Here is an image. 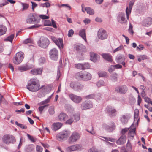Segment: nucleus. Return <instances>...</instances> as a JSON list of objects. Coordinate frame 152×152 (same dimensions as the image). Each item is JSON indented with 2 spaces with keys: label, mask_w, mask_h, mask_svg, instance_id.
<instances>
[{
  "label": "nucleus",
  "mask_w": 152,
  "mask_h": 152,
  "mask_svg": "<svg viewBox=\"0 0 152 152\" xmlns=\"http://www.w3.org/2000/svg\"><path fill=\"white\" fill-rule=\"evenodd\" d=\"M98 75L100 77H107V73L103 71H100L98 72Z\"/></svg>",
  "instance_id": "37"
},
{
  "label": "nucleus",
  "mask_w": 152,
  "mask_h": 152,
  "mask_svg": "<svg viewBox=\"0 0 152 152\" xmlns=\"http://www.w3.org/2000/svg\"><path fill=\"white\" fill-rule=\"evenodd\" d=\"M132 8H130L129 7H127L126 8V12L127 19H129V15L131 13Z\"/></svg>",
  "instance_id": "43"
},
{
  "label": "nucleus",
  "mask_w": 152,
  "mask_h": 152,
  "mask_svg": "<svg viewBox=\"0 0 152 152\" xmlns=\"http://www.w3.org/2000/svg\"><path fill=\"white\" fill-rule=\"evenodd\" d=\"M7 28L5 26L2 25H0V36L5 34Z\"/></svg>",
  "instance_id": "35"
},
{
  "label": "nucleus",
  "mask_w": 152,
  "mask_h": 152,
  "mask_svg": "<svg viewBox=\"0 0 152 152\" xmlns=\"http://www.w3.org/2000/svg\"><path fill=\"white\" fill-rule=\"evenodd\" d=\"M49 55L50 58L53 60H56L58 58V51L55 48H53L50 50Z\"/></svg>",
  "instance_id": "12"
},
{
  "label": "nucleus",
  "mask_w": 152,
  "mask_h": 152,
  "mask_svg": "<svg viewBox=\"0 0 152 152\" xmlns=\"http://www.w3.org/2000/svg\"><path fill=\"white\" fill-rule=\"evenodd\" d=\"M52 96V95H51L47 99L41 102L40 104L42 105H43L45 104L48 103L50 101V99Z\"/></svg>",
  "instance_id": "47"
},
{
  "label": "nucleus",
  "mask_w": 152,
  "mask_h": 152,
  "mask_svg": "<svg viewBox=\"0 0 152 152\" xmlns=\"http://www.w3.org/2000/svg\"><path fill=\"white\" fill-rule=\"evenodd\" d=\"M74 34V31L72 29H70L69 30V31H68V36L69 37H72V35H73Z\"/></svg>",
  "instance_id": "64"
},
{
  "label": "nucleus",
  "mask_w": 152,
  "mask_h": 152,
  "mask_svg": "<svg viewBox=\"0 0 152 152\" xmlns=\"http://www.w3.org/2000/svg\"><path fill=\"white\" fill-rule=\"evenodd\" d=\"M126 136L125 135H123L121 136L116 141V143L119 145L123 144L126 142Z\"/></svg>",
  "instance_id": "23"
},
{
  "label": "nucleus",
  "mask_w": 152,
  "mask_h": 152,
  "mask_svg": "<svg viewBox=\"0 0 152 152\" xmlns=\"http://www.w3.org/2000/svg\"><path fill=\"white\" fill-rule=\"evenodd\" d=\"M99 137H102L105 139L103 140V139H100L103 141L107 142V145H110L112 146H113L114 145H115V144L111 143L107 141H109L113 142H115L116 141V140L115 139L111 138L110 137H106L101 136H100Z\"/></svg>",
  "instance_id": "16"
},
{
  "label": "nucleus",
  "mask_w": 152,
  "mask_h": 152,
  "mask_svg": "<svg viewBox=\"0 0 152 152\" xmlns=\"http://www.w3.org/2000/svg\"><path fill=\"white\" fill-rule=\"evenodd\" d=\"M70 87L75 91H80L83 88V85L77 82H72L70 84Z\"/></svg>",
  "instance_id": "8"
},
{
  "label": "nucleus",
  "mask_w": 152,
  "mask_h": 152,
  "mask_svg": "<svg viewBox=\"0 0 152 152\" xmlns=\"http://www.w3.org/2000/svg\"><path fill=\"white\" fill-rule=\"evenodd\" d=\"M39 17L40 19L41 18L42 19H48L49 18V16L46 15H40Z\"/></svg>",
  "instance_id": "55"
},
{
  "label": "nucleus",
  "mask_w": 152,
  "mask_h": 152,
  "mask_svg": "<svg viewBox=\"0 0 152 152\" xmlns=\"http://www.w3.org/2000/svg\"><path fill=\"white\" fill-rule=\"evenodd\" d=\"M128 90L127 87L126 86H122L117 87L115 88V91L122 94H125Z\"/></svg>",
  "instance_id": "18"
},
{
  "label": "nucleus",
  "mask_w": 152,
  "mask_h": 152,
  "mask_svg": "<svg viewBox=\"0 0 152 152\" xmlns=\"http://www.w3.org/2000/svg\"><path fill=\"white\" fill-rule=\"evenodd\" d=\"M139 115H134V122L133 123L134 124V123L136 124V125H138V122L139 120V118H138Z\"/></svg>",
  "instance_id": "45"
},
{
  "label": "nucleus",
  "mask_w": 152,
  "mask_h": 152,
  "mask_svg": "<svg viewBox=\"0 0 152 152\" xmlns=\"http://www.w3.org/2000/svg\"><path fill=\"white\" fill-rule=\"evenodd\" d=\"M72 117L75 122H77L80 119V114L78 113L75 114Z\"/></svg>",
  "instance_id": "39"
},
{
  "label": "nucleus",
  "mask_w": 152,
  "mask_h": 152,
  "mask_svg": "<svg viewBox=\"0 0 152 152\" xmlns=\"http://www.w3.org/2000/svg\"><path fill=\"white\" fill-rule=\"evenodd\" d=\"M117 20L121 24L125 23L126 22L125 18V15L124 14L121 13L117 16Z\"/></svg>",
  "instance_id": "20"
},
{
  "label": "nucleus",
  "mask_w": 152,
  "mask_h": 152,
  "mask_svg": "<svg viewBox=\"0 0 152 152\" xmlns=\"http://www.w3.org/2000/svg\"><path fill=\"white\" fill-rule=\"evenodd\" d=\"M91 59L94 62H96L98 60V57L96 54L93 52H91L90 53Z\"/></svg>",
  "instance_id": "32"
},
{
  "label": "nucleus",
  "mask_w": 152,
  "mask_h": 152,
  "mask_svg": "<svg viewBox=\"0 0 152 152\" xmlns=\"http://www.w3.org/2000/svg\"><path fill=\"white\" fill-rule=\"evenodd\" d=\"M95 95V96L94 98L96 100H98L100 99L101 98V95L100 94L98 93L94 94Z\"/></svg>",
  "instance_id": "56"
},
{
  "label": "nucleus",
  "mask_w": 152,
  "mask_h": 152,
  "mask_svg": "<svg viewBox=\"0 0 152 152\" xmlns=\"http://www.w3.org/2000/svg\"><path fill=\"white\" fill-rule=\"evenodd\" d=\"M118 75L116 73H113L110 76V79L113 81H115L117 80Z\"/></svg>",
  "instance_id": "40"
},
{
  "label": "nucleus",
  "mask_w": 152,
  "mask_h": 152,
  "mask_svg": "<svg viewBox=\"0 0 152 152\" xmlns=\"http://www.w3.org/2000/svg\"><path fill=\"white\" fill-rule=\"evenodd\" d=\"M115 69L114 65H111L109 67L108 71L110 73H111L113 71H114Z\"/></svg>",
  "instance_id": "53"
},
{
  "label": "nucleus",
  "mask_w": 152,
  "mask_h": 152,
  "mask_svg": "<svg viewBox=\"0 0 152 152\" xmlns=\"http://www.w3.org/2000/svg\"><path fill=\"white\" fill-rule=\"evenodd\" d=\"M102 128L109 132L112 131L115 128V125L113 122H110L109 125L104 124L102 125Z\"/></svg>",
  "instance_id": "13"
},
{
  "label": "nucleus",
  "mask_w": 152,
  "mask_h": 152,
  "mask_svg": "<svg viewBox=\"0 0 152 152\" xmlns=\"http://www.w3.org/2000/svg\"><path fill=\"white\" fill-rule=\"evenodd\" d=\"M3 141L7 144L14 143L16 142L15 137L10 135H5L2 138Z\"/></svg>",
  "instance_id": "6"
},
{
  "label": "nucleus",
  "mask_w": 152,
  "mask_h": 152,
  "mask_svg": "<svg viewBox=\"0 0 152 152\" xmlns=\"http://www.w3.org/2000/svg\"><path fill=\"white\" fill-rule=\"evenodd\" d=\"M133 26L130 23L129 28V32L132 35L133 34L134 32L132 30Z\"/></svg>",
  "instance_id": "54"
},
{
  "label": "nucleus",
  "mask_w": 152,
  "mask_h": 152,
  "mask_svg": "<svg viewBox=\"0 0 152 152\" xmlns=\"http://www.w3.org/2000/svg\"><path fill=\"white\" fill-rule=\"evenodd\" d=\"M27 136L28 139L32 142H34L37 140V139L36 138L30 135L29 134H27Z\"/></svg>",
  "instance_id": "42"
},
{
  "label": "nucleus",
  "mask_w": 152,
  "mask_h": 152,
  "mask_svg": "<svg viewBox=\"0 0 152 152\" xmlns=\"http://www.w3.org/2000/svg\"><path fill=\"white\" fill-rule=\"evenodd\" d=\"M14 37V34H12L8 36L4 40L6 41H9L11 43H12Z\"/></svg>",
  "instance_id": "38"
},
{
  "label": "nucleus",
  "mask_w": 152,
  "mask_h": 152,
  "mask_svg": "<svg viewBox=\"0 0 152 152\" xmlns=\"http://www.w3.org/2000/svg\"><path fill=\"white\" fill-rule=\"evenodd\" d=\"M93 107L92 102L90 101H86L81 104V109L82 110L90 109Z\"/></svg>",
  "instance_id": "11"
},
{
  "label": "nucleus",
  "mask_w": 152,
  "mask_h": 152,
  "mask_svg": "<svg viewBox=\"0 0 152 152\" xmlns=\"http://www.w3.org/2000/svg\"><path fill=\"white\" fill-rule=\"evenodd\" d=\"M70 132L69 131H64L59 133L56 135V139L59 141L66 139L70 135Z\"/></svg>",
  "instance_id": "7"
},
{
  "label": "nucleus",
  "mask_w": 152,
  "mask_h": 152,
  "mask_svg": "<svg viewBox=\"0 0 152 152\" xmlns=\"http://www.w3.org/2000/svg\"><path fill=\"white\" fill-rule=\"evenodd\" d=\"M81 148V145L76 144L69 146L66 149V151L67 152L74 151L80 149Z\"/></svg>",
  "instance_id": "14"
},
{
  "label": "nucleus",
  "mask_w": 152,
  "mask_h": 152,
  "mask_svg": "<svg viewBox=\"0 0 152 152\" xmlns=\"http://www.w3.org/2000/svg\"><path fill=\"white\" fill-rule=\"evenodd\" d=\"M104 85V81L103 80H100L96 83V85L98 87H100L103 86Z\"/></svg>",
  "instance_id": "51"
},
{
  "label": "nucleus",
  "mask_w": 152,
  "mask_h": 152,
  "mask_svg": "<svg viewBox=\"0 0 152 152\" xmlns=\"http://www.w3.org/2000/svg\"><path fill=\"white\" fill-rule=\"evenodd\" d=\"M123 48V45H121L115 49L113 51V53H115L116 52L118 51L121 50Z\"/></svg>",
  "instance_id": "59"
},
{
  "label": "nucleus",
  "mask_w": 152,
  "mask_h": 152,
  "mask_svg": "<svg viewBox=\"0 0 152 152\" xmlns=\"http://www.w3.org/2000/svg\"><path fill=\"white\" fill-rule=\"evenodd\" d=\"M97 35L98 38L101 40L106 39L108 36L106 31L102 28L99 29Z\"/></svg>",
  "instance_id": "9"
},
{
  "label": "nucleus",
  "mask_w": 152,
  "mask_h": 152,
  "mask_svg": "<svg viewBox=\"0 0 152 152\" xmlns=\"http://www.w3.org/2000/svg\"><path fill=\"white\" fill-rule=\"evenodd\" d=\"M63 124L60 122L55 123L53 124L52 126V129L53 130L56 131L59 129L62 126Z\"/></svg>",
  "instance_id": "24"
},
{
  "label": "nucleus",
  "mask_w": 152,
  "mask_h": 152,
  "mask_svg": "<svg viewBox=\"0 0 152 152\" xmlns=\"http://www.w3.org/2000/svg\"><path fill=\"white\" fill-rule=\"evenodd\" d=\"M134 124L133 123L129 128H130L129 133L128 136L129 137H133L135 134V128L134 126Z\"/></svg>",
  "instance_id": "21"
},
{
  "label": "nucleus",
  "mask_w": 152,
  "mask_h": 152,
  "mask_svg": "<svg viewBox=\"0 0 152 152\" xmlns=\"http://www.w3.org/2000/svg\"><path fill=\"white\" fill-rule=\"evenodd\" d=\"M79 35L83 39H84L86 42H87L85 31L84 29H82L80 31Z\"/></svg>",
  "instance_id": "31"
},
{
  "label": "nucleus",
  "mask_w": 152,
  "mask_h": 152,
  "mask_svg": "<svg viewBox=\"0 0 152 152\" xmlns=\"http://www.w3.org/2000/svg\"><path fill=\"white\" fill-rule=\"evenodd\" d=\"M101 55L103 58L105 60L109 62L112 61V56L109 54L104 53L102 54Z\"/></svg>",
  "instance_id": "30"
},
{
  "label": "nucleus",
  "mask_w": 152,
  "mask_h": 152,
  "mask_svg": "<svg viewBox=\"0 0 152 152\" xmlns=\"http://www.w3.org/2000/svg\"><path fill=\"white\" fill-rule=\"evenodd\" d=\"M34 67L33 65H31L29 64H26L19 66L18 68V69L20 72H22L30 69Z\"/></svg>",
  "instance_id": "19"
},
{
  "label": "nucleus",
  "mask_w": 152,
  "mask_h": 152,
  "mask_svg": "<svg viewBox=\"0 0 152 152\" xmlns=\"http://www.w3.org/2000/svg\"><path fill=\"white\" fill-rule=\"evenodd\" d=\"M130 115L129 114L126 113L124 115H122L120 118V120L123 124H126L130 118Z\"/></svg>",
  "instance_id": "22"
},
{
  "label": "nucleus",
  "mask_w": 152,
  "mask_h": 152,
  "mask_svg": "<svg viewBox=\"0 0 152 152\" xmlns=\"http://www.w3.org/2000/svg\"><path fill=\"white\" fill-rule=\"evenodd\" d=\"M68 118V115L63 113H61L58 116V118L59 120L61 121H65Z\"/></svg>",
  "instance_id": "27"
},
{
  "label": "nucleus",
  "mask_w": 152,
  "mask_h": 152,
  "mask_svg": "<svg viewBox=\"0 0 152 152\" xmlns=\"http://www.w3.org/2000/svg\"><path fill=\"white\" fill-rule=\"evenodd\" d=\"M83 80H88L91 78V75L89 73L85 71L83 72Z\"/></svg>",
  "instance_id": "29"
},
{
  "label": "nucleus",
  "mask_w": 152,
  "mask_h": 152,
  "mask_svg": "<svg viewBox=\"0 0 152 152\" xmlns=\"http://www.w3.org/2000/svg\"><path fill=\"white\" fill-rule=\"evenodd\" d=\"M26 88L29 91L36 92L40 88L39 81L36 79H32L28 82Z\"/></svg>",
  "instance_id": "1"
},
{
  "label": "nucleus",
  "mask_w": 152,
  "mask_h": 152,
  "mask_svg": "<svg viewBox=\"0 0 152 152\" xmlns=\"http://www.w3.org/2000/svg\"><path fill=\"white\" fill-rule=\"evenodd\" d=\"M34 146L33 145H29L26 146L25 150L26 152H30L34 149Z\"/></svg>",
  "instance_id": "33"
},
{
  "label": "nucleus",
  "mask_w": 152,
  "mask_h": 152,
  "mask_svg": "<svg viewBox=\"0 0 152 152\" xmlns=\"http://www.w3.org/2000/svg\"><path fill=\"white\" fill-rule=\"evenodd\" d=\"M86 130L88 132L90 133L92 135H94V134H95L96 133V132H95V130H94V129L92 127L91 129L90 130L87 129Z\"/></svg>",
  "instance_id": "60"
},
{
  "label": "nucleus",
  "mask_w": 152,
  "mask_h": 152,
  "mask_svg": "<svg viewBox=\"0 0 152 152\" xmlns=\"http://www.w3.org/2000/svg\"><path fill=\"white\" fill-rule=\"evenodd\" d=\"M15 124L20 127L24 129H26L27 128V127L26 126L24 125L23 124H22L20 123H19L17 121H16L15 122Z\"/></svg>",
  "instance_id": "46"
},
{
  "label": "nucleus",
  "mask_w": 152,
  "mask_h": 152,
  "mask_svg": "<svg viewBox=\"0 0 152 152\" xmlns=\"http://www.w3.org/2000/svg\"><path fill=\"white\" fill-rule=\"evenodd\" d=\"M82 10L83 12H85L86 11L88 14H89L90 15H92L94 14V10L91 9L90 7H87L85 8H84L82 5Z\"/></svg>",
  "instance_id": "25"
},
{
  "label": "nucleus",
  "mask_w": 152,
  "mask_h": 152,
  "mask_svg": "<svg viewBox=\"0 0 152 152\" xmlns=\"http://www.w3.org/2000/svg\"><path fill=\"white\" fill-rule=\"evenodd\" d=\"M69 98L74 102L76 103H79L82 100V98L80 96L71 94L69 95Z\"/></svg>",
  "instance_id": "15"
},
{
  "label": "nucleus",
  "mask_w": 152,
  "mask_h": 152,
  "mask_svg": "<svg viewBox=\"0 0 152 152\" xmlns=\"http://www.w3.org/2000/svg\"><path fill=\"white\" fill-rule=\"evenodd\" d=\"M40 19L38 15L35 13H31L28 16L26 22L29 24H34L38 23L40 22Z\"/></svg>",
  "instance_id": "2"
},
{
  "label": "nucleus",
  "mask_w": 152,
  "mask_h": 152,
  "mask_svg": "<svg viewBox=\"0 0 152 152\" xmlns=\"http://www.w3.org/2000/svg\"><path fill=\"white\" fill-rule=\"evenodd\" d=\"M74 119L72 117L66 121V124H67L71 125Z\"/></svg>",
  "instance_id": "52"
},
{
  "label": "nucleus",
  "mask_w": 152,
  "mask_h": 152,
  "mask_svg": "<svg viewBox=\"0 0 152 152\" xmlns=\"http://www.w3.org/2000/svg\"><path fill=\"white\" fill-rule=\"evenodd\" d=\"M24 53L23 52H18L16 54L13 59V63L16 65H18L20 63L24 58Z\"/></svg>",
  "instance_id": "4"
},
{
  "label": "nucleus",
  "mask_w": 152,
  "mask_h": 152,
  "mask_svg": "<svg viewBox=\"0 0 152 152\" xmlns=\"http://www.w3.org/2000/svg\"><path fill=\"white\" fill-rule=\"evenodd\" d=\"M42 148L39 145H37L36 147L37 152H42Z\"/></svg>",
  "instance_id": "62"
},
{
  "label": "nucleus",
  "mask_w": 152,
  "mask_h": 152,
  "mask_svg": "<svg viewBox=\"0 0 152 152\" xmlns=\"http://www.w3.org/2000/svg\"><path fill=\"white\" fill-rule=\"evenodd\" d=\"M41 5L43 7H48L50 6V4L48 2H46L43 4H42Z\"/></svg>",
  "instance_id": "58"
},
{
  "label": "nucleus",
  "mask_w": 152,
  "mask_h": 152,
  "mask_svg": "<svg viewBox=\"0 0 152 152\" xmlns=\"http://www.w3.org/2000/svg\"><path fill=\"white\" fill-rule=\"evenodd\" d=\"M39 46L42 48H45L49 44V40L46 37H41L37 42Z\"/></svg>",
  "instance_id": "5"
},
{
  "label": "nucleus",
  "mask_w": 152,
  "mask_h": 152,
  "mask_svg": "<svg viewBox=\"0 0 152 152\" xmlns=\"http://www.w3.org/2000/svg\"><path fill=\"white\" fill-rule=\"evenodd\" d=\"M83 64L78 63L75 64V67L79 69H83Z\"/></svg>",
  "instance_id": "50"
},
{
  "label": "nucleus",
  "mask_w": 152,
  "mask_h": 152,
  "mask_svg": "<svg viewBox=\"0 0 152 152\" xmlns=\"http://www.w3.org/2000/svg\"><path fill=\"white\" fill-rule=\"evenodd\" d=\"M83 72H79L77 73L76 77L79 80H83Z\"/></svg>",
  "instance_id": "36"
},
{
  "label": "nucleus",
  "mask_w": 152,
  "mask_h": 152,
  "mask_svg": "<svg viewBox=\"0 0 152 152\" xmlns=\"http://www.w3.org/2000/svg\"><path fill=\"white\" fill-rule=\"evenodd\" d=\"M130 129V128H128L123 129L121 131V133L123 135H124V134L126 132L129 130Z\"/></svg>",
  "instance_id": "63"
},
{
  "label": "nucleus",
  "mask_w": 152,
  "mask_h": 152,
  "mask_svg": "<svg viewBox=\"0 0 152 152\" xmlns=\"http://www.w3.org/2000/svg\"><path fill=\"white\" fill-rule=\"evenodd\" d=\"M106 110L107 113L110 116H115L116 115V110L113 107L108 106L107 107Z\"/></svg>",
  "instance_id": "17"
},
{
  "label": "nucleus",
  "mask_w": 152,
  "mask_h": 152,
  "mask_svg": "<svg viewBox=\"0 0 152 152\" xmlns=\"http://www.w3.org/2000/svg\"><path fill=\"white\" fill-rule=\"evenodd\" d=\"M125 59L124 57L121 55H118L116 58L117 62L119 63L123 61H124Z\"/></svg>",
  "instance_id": "34"
},
{
  "label": "nucleus",
  "mask_w": 152,
  "mask_h": 152,
  "mask_svg": "<svg viewBox=\"0 0 152 152\" xmlns=\"http://www.w3.org/2000/svg\"><path fill=\"white\" fill-rule=\"evenodd\" d=\"M48 112L49 114L51 115H53L55 113L54 107L53 106H51L49 107Z\"/></svg>",
  "instance_id": "41"
},
{
  "label": "nucleus",
  "mask_w": 152,
  "mask_h": 152,
  "mask_svg": "<svg viewBox=\"0 0 152 152\" xmlns=\"http://www.w3.org/2000/svg\"><path fill=\"white\" fill-rule=\"evenodd\" d=\"M21 4L23 7V11L26 10L28 8L29 5L28 4L21 2Z\"/></svg>",
  "instance_id": "44"
},
{
  "label": "nucleus",
  "mask_w": 152,
  "mask_h": 152,
  "mask_svg": "<svg viewBox=\"0 0 152 152\" xmlns=\"http://www.w3.org/2000/svg\"><path fill=\"white\" fill-rule=\"evenodd\" d=\"M83 69H86L90 68V66L89 63H86L83 64Z\"/></svg>",
  "instance_id": "48"
},
{
  "label": "nucleus",
  "mask_w": 152,
  "mask_h": 152,
  "mask_svg": "<svg viewBox=\"0 0 152 152\" xmlns=\"http://www.w3.org/2000/svg\"><path fill=\"white\" fill-rule=\"evenodd\" d=\"M152 23V19L151 18H148L143 20L142 25L145 26H148Z\"/></svg>",
  "instance_id": "26"
},
{
  "label": "nucleus",
  "mask_w": 152,
  "mask_h": 152,
  "mask_svg": "<svg viewBox=\"0 0 152 152\" xmlns=\"http://www.w3.org/2000/svg\"><path fill=\"white\" fill-rule=\"evenodd\" d=\"M51 39L60 49L63 48V43L62 39L56 38L54 37H51Z\"/></svg>",
  "instance_id": "10"
},
{
  "label": "nucleus",
  "mask_w": 152,
  "mask_h": 152,
  "mask_svg": "<svg viewBox=\"0 0 152 152\" xmlns=\"http://www.w3.org/2000/svg\"><path fill=\"white\" fill-rule=\"evenodd\" d=\"M42 72V69L41 68L34 69L31 71V73L33 75H41Z\"/></svg>",
  "instance_id": "28"
},
{
  "label": "nucleus",
  "mask_w": 152,
  "mask_h": 152,
  "mask_svg": "<svg viewBox=\"0 0 152 152\" xmlns=\"http://www.w3.org/2000/svg\"><path fill=\"white\" fill-rule=\"evenodd\" d=\"M95 96V95L94 94H91L84 96V98L86 99H94Z\"/></svg>",
  "instance_id": "49"
},
{
  "label": "nucleus",
  "mask_w": 152,
  "mask_h": 152,
  "mask_svg": "<svg viewBox=\"0 0 152 152\" xmlns=\"http://www.w3.org/2000/svg\"><path fill=\"white\" fill-rule=\"evenodd\" d=\"M80 137V134L77 132L74 131L71 134L68 140V143L69 144H72L73 143L76 142L79 140Z\"/></svg>",
  "instance_id": "3"
},
{
  "label": "nucleus",
  "mask_w": 152,
  "mask_h": 152,
  "mask_svg": "<svg viewBox=\"0 0 152 152\" xmlns=\"http://www.w3.org/2000/svg\"><path fill=\"white\" fill-rule=\"evenodd\" d=\"M88 152H99V151H98L97 149L96 148H95L94 147H92V148H90Z\"/></svg>",
  "instance_id": "61"
},
{
  "label": "nucleus",
  "mask_w": 152,
  "mask_h": 152,
  "mask_svg": "<svg viewBox=\"0 0 152 152\" xmlns=\"http://www.w3.org/2000/svg\"><path fill=\"white\" fill-rule=\"evenodd\" d=\"M44 25L45 26H50L51 23L49 20H47L45 21L44 23Z\"/></svg>",
  "instance_id": "57"
}]
</instances>
